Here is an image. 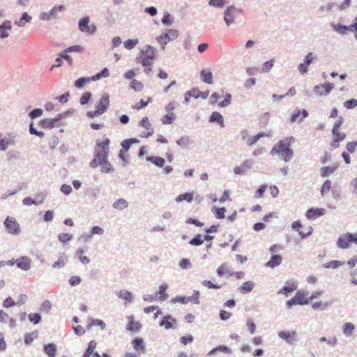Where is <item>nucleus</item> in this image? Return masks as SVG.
<instances>
[{"label":"nucleus","mask_w":357,"mask_h":357,"mask_svg":"<svg viewBox=\"0 0 357 357\" xmlns=\"http://www.w3.org/2000/svg\"><path fill=\"white\" fill-rule=\"evenodd\" d=\"M295 142L294 137H288L279 141L271 149V154H278L284 162H289L294 155L293 150L290 148Z\"/></svg>","instance_id":"obj_1"},{"label":"nucleus","mask_w":357,"mask_h":357,"mask_svg":"<svg viewBox=\"0 0 357 357\" xmlns=\"http://www.w3.org/2000/svg\"><path fill=\"white\" fill-rule=\"evenodd\" d=\"M155 56V49L151 45H146L136 57V61L145 67L144 72L149 73L151 70Z\"/></svg>","instance_id":"obj_2"},{"label":"nucleus","mask_w":357,"mask_h":357,"mask_svg":"<svg viewBox=\"0 0 357 357\" xmlns=\"http://www.w3.org/2000/svg\"><path fill=\"white\" fill-rule=\"evenodd\" d=\"M110 139L103 135L96 141L94 158L108 157L109 153Z\"/></svg>","instance_id":"obj_3"},{"label":"nucleus","mask_w":357,"mask_h":357,"mask_svg":"<svg viewBox=\"0 0 357 357\" xmlns=\"http://www.w3.org/2000/svg\"><path fill=\"white\" fill-rule=\"evenodd\" d=\"M109 106V96L107 93H104L99 100L96 109L87 112V116L93 119L102 115L105 113Z\"/></svg>","instance_id":"obj_4"},{"label":"nucleus","mask_w":357,"mask_h":357,"mask_svg":"<svg viewBox=\"0 0 357 357\" xmlns=\"http://www.w3.org/2000/svg\"><path fill=\"white\" fill-rule=\"evenodd\" d=\"M99 166L100 167L101 172L104 173H109L114 170L112 165L107 160V157L93 158L90 162V167L96 168Z\"/></svg>","instance_id":"obj_5"},{"label":"nucleus","mask_w":357,"mask_h":357,"mask_svg":"<svg viewBox=\"0 0 357 357\" xmlns=\"http://www.w3.org/2000/svg\"><path fill=\"white\" fill-rule=\"evenodd\" d=\"M308 303L309 299L307 297V293L305 291L299 290L296 293L294 297L287 302V305L290 308L295 305H303Z\"/></svg>","instance_id":"obj_6"},{"label":"nucleus","mask_w":357,"mask_h":357,"mask_svg":"<svg viewBox=\"0 0 357 357\" xmlns=\"http://www.w3.org/2000/svg\"><path fill=\"white\" fill-rule=\"evenodd\" d=\"M351 243L357 244V234L346 233L337 241V246L342 249L348 248Z\"/></svg>","instance_id":"obj_7"},{"label":"nucleus","mask_w":357,"mask_h":357,"mask_svg":"<svg viewBox=\"0 0 357 357\" xmlns=\"http://www.w3.org/2000/svg\"><path fill=\"white\" fill-rule=\"evenodd\" d=\"M178 36V31L176 29H169L166 33L157 37V41L162 45L164 50L165 45L169 41L176 39Z\"/></svg>","instance_id":"obj_8"},{"label":"nucleus","mask_w":357,"mask_h":357,"mask_svg":"<svg viewBox=\"0 0 357 357\" xmlns=\"http://www.w3.org/2000/svg\"><path fill=\"white\" fill-rule=\"evenodd\" d=\"M89 22L90 19L89 17H83L79 22V29L83 33L91 35L96 31V26L93 24H89Z\"/></svg>","instance_id":"obj_9"},{"label":"nucleus","mask_w":357,"mask_h":357,"mask_svg":"<svg viewBox=\"0 0 357 357\" xmlns=\"http://www.w3.org/2000/svg\"><path fill=\"white\" fill-rule=\"evenodd\" d=\"M4 225L8 231L12 234L17 235L20 231V225L13 218L7 217L4 221Z\"/></svg>","instance_id":"obj_10"},{"label":"nucleus","mask_w":357,"mask_h":357,"mask_svg":"<svg viewBox=\"0 0 357 357\" xmlns=\"http://www.w3.org/2000/svg\"><path fill=\"white\" fill-rule=\"evenodd\" d=\"M138 125L139 126L146 129V131L142 132L140 135L142 137L147 138L153 134V129L147 117L142 118V119L139 122Z\"/></svg>","instance_id":"obj_11"},{"label":"nucleus","mask_w":357,"mask_h":357,"mask_svg":"<svg viewBox=\"0 0 357 357\" xmlns=\"http://www.w3.org/2000/svg\"><path fill=\"white\" fill-rule=\"evenodd\" d=\"M65 10V6L63 5L59 6H54L50 11L47 13H43L40 15V18L43 20H50L54 19L57 16L58 12H62Z\"/></svg>","instance_id":"obj_12"},{"label":"nucleus","mask_w":357,"mask_h":357,"mask_svg":"<svg viewBox=\"0 0 357 357\" xmlns=\"http://www.w3.org/2000/svg\"><path fill=\"white\" fill-rule=\"evenodd\" d=\"M333 88V84L326 82L324 84L315 86L314 87V91L318 96H326L328 95Z\"/></svg>","instance_id":"obj_13"},{"label":"nucleus","mask_w":357,"mask_h":357,"mask_svg":"<svg viewBox=\"0 0 357 357\" xmlns=\"http://www.w3.org/2000/svg\"><path fill=\"white\" fill-rule=\"evenodd\" d=\"M15 136L10 133L6 137H2V135L0 133V150L5 151L7 149L8 146L15 145Z\"/></svg>","instance_id":"obj_14"},{"label":"nucleus","mask_w":357,"mask_h":357,"mask_svg":"<svg viewBox=\"0 0 357 357\" xmlns=\"http://www.w3.org/2000/svg\"><path fill=\"white\" fill-rule=\"evenodd\" d=\"M333 140L331 142V146L333 149H336L339 146L340 142L344 140L346 134L341 132L340 130L332 131Z\"/></svg>","instance_id":"obj_15"},{"label":"nucleus","mask_w":357,"mask_h":357,"mask_svg":"<svg viewBox=\"0 0 357 357\" xmlns=\"http://www.w3.org/2000/svg\"><path fill=\"white\" fill-rule=\"evenodd\" d=\"M236 8L234 6H230L227 8L225 11L224 20L227 26H229L234 21Z\"/></svg>","instance_id":"obj_16"},{"label":"nucleus","mask_w":357,"mask_h":357,"mask_svg":"<svg viewBox=\"0 0 357 357\" xmlns=\"http://www.w3.org/2000/svg\"><path fill=\"white\" fill-rule=\"evenodd\" d=\"M128 323L126 326V329L131 332H137L142 328V324L139 321H135L133 315L127 317Z\"/></svg>","instance_id":"obj_17"},{"label":"nucleus","mask_w":357,"mask_h":357,"mask_svg":"<svg viewBox=\"0 0 357 357\" xmlns=\"http://www.w3.org/2000/svg\"><path fill=\"white\" fill-rule=\"evenodd\" d=\"M31 260L28 257H22L16 259V264L18 268L27 271L31 268Z\"/></svg>","instance_id":"obj_18"},{"label":"nucleus","mask_w":357,"mask_h":357,"mask_svg":"<svg viewBox=\"0 0 357 357\" xmlns=\"http://www.w3.org/2000/svg\"><path fill=\"white\" fill-rule=\"evenodd\" d=\"M280 338L283 339L289 343H292L296 337L297 333L296 331H280L278 333Z\"/></svg>","instance_id":"obj_19"},{"label":"nucleus","mask_w":357,"mask_h":357,"mask_svg":"<svg viewBox=\"0 0 357 357\" xmlns=\"http://www.w3.org/2000/svg\"><path fill=\"white\" fill-rule=\"evenodd\" d=\"M325 213V209L312 208L307 211L305 215L307 219H315L318 217L323 215Z\"/></svg>","instance_id":"obj_20"},{"label":"nucleus","mask_w":357,"mask_h":357,"mask_svg":"<svg viewBox=\"0 0 357 357\" xmlns=\"http://www.w3.org/2000/svg\"><path fill=\"white\" fill-rule=\"evenodd\" d=\"M176 319L170 315L165 316L160 323V326L165 327V329H170L174 328V324H176Z\"/></svg>","instance_id":"obj_21"},{"label":"nucleus","mask_w":357,"mask_h":357,"mask_svg":"<svg viewBox=\"0 0 357 357\" xmlns=\"http://www.w3.org/2000/svg\"><path fill=\"white\" fill-rule=\"evenodd\" d=\"M282 261V257L281 255L273 254L271 259L266 263L265 266L273 268L281 264Z\"/></svg>","instance_id":"obj_22"},{"label":"nucleus","mask_w":357,"mask_h":357,"mask_svg":"<svg viewBox=\"0 0 357 357\" xmlns=\"http://www.w3.org/2000/svg\"><path fill=\"white\" fill-rule=\"evenodd\" d=\"M252 166V161L247 160L243 161L240 166L236 167L234 172L236 174H244Z\"/></svg>","instance_id":"obj_23"},{"label":"nucleus","mask_w":357,"mask_h":357,"mask_svg":"<svg viewBox=\"0 0 357 357\" xmlns=\"http://www.w3.org/2000/svg\"><path fill=\"white\" fill-rule=\"evenodd\" d=\"M332 28L334 31L342 35L346 34L348 31H352L351 24L350 26H345L339 23L333 24Z\"/></svg>","instance_id":"obj_24"},{"label":"nucleus","mask_w":357,"mask_h":357,"mask_svg":"<svg viewBox=\"0 0 357 357\" xmlns=\"http://www.w3.org/2000/svg\"><path fill=\"white\" fill-rule=\"evenodd\" d=\"M307 115L308 113L305 109H303L302 111L298 110L292 114L291 122H301L304 118L307 117Z\"/></svg>","instance_id":"obj_25"},{"label":"nucleus","mask_w":357,"mask_h":357,"mask_svg":"<svg viewBox=\"0 0 357 357\" xmlns=\"http://www.w3.org/2000/svg\"><path fill=\"white\" fill-rule=\"evenodd\" d=\"M11 29V23L9 21L4 22L0 26V38H3L8 36V31Z\"/></svg>","instance_id":"obj_26"},{"label":"nucleus","mask_w":357,"mask_h":357,"mask_svg":"<svg viewBox=\"0 0 357 357\" xmlns=\"http://www.w3.org/2000/svg\"><path fill=\"white\" fill-rule=\"evenodd\" d=\"M58 119H45L40 121L39 125L44 128H52L55 126Z\"/></svg>","instance_id":"obj_27"},{"label":"nucleus","mask_w":357,"mask_h":357,"mask_svg":"<svg viewBox=\"0 0 357 357\" xmlns=\"http://www.w3.org/2000/svg\"><path fill=\"white\" fill-rule=\"evenodd\" d=\"M132 344L135 350L142 353L145 351V345L142 338H135Z\"/></svg>","instance_id":"obj_28"},{"label":"nucleus","mask_w":357,"mask_h":357,"mask_svg":"<svg viewBox=\"0 0 357 357\" xmlns=\"http://www.w3.org/2000/svg\"><path fill=\"white\" fill-rule=\"evenodd\" d=\"M202 81L207 84L213 83V75L210 70H202L201 72Z\"/></svg>","instance_id":"obj_29"},{"label":"nucleus","mask_w":357,"mask_h":357,"mask_svg":"<svg viewBox=\"0 0 357 357\" xmlns=\"http://www.w3.org/2000/svg\"><path fill=\"white\" fill-rule=\"evenodd\" d=\"M152 100L153 99L151 97H148L146 100L141 99L138 102H137L135 105H132V108L133 109L139 110V109L146 107L149 102H152Z\"/></svg>","instance_id":"obj_30"},{"label":"nucleus","mask_w":357,"mask_h":357,"mask_svg":"<svg viewBox=\"0 0 357 357\" xmlns=\"http://www.w3.org/2000/svg\"><path fill=\"white\" fill-rule=\"evenodd\" d=\"M146 160L159 167H162L165 163V159L159 156L148 157Z\"/></svg>","instance_id":"obj_31"},{"label":"nucleus","mask_w":357,"mask_h":357,"mask_svg":"<svg viewBox=\"0 0 357 357\" xmlns=\"http://www.w3.org/2000/svg\"><path fill=\"white\" fill-rule=\"evenodd\" d=\"M44 350L49 357H55L56 354V348L54 344H48L45 346Z\"/></svg>","instance_id":"obj_32"},{"label":"nucleus","mask_w":357,"mask_h":357,"mask_svg":"<svg viewBox=\"0 0 357 357\" xmlns=\"http://www.w3.org/2000/svg\"><path fill=\"white\" fill-rule=\"evenodd\" d=\"M130 89H133L135 91L140 92L144 89V84L137 79H132L129 85Z\"/></svg>","instance_id":"obj_33"},{"label":"nucleus","mask_w":357,"mask_h":357,"mask_svg":"<svg viewBox=\"0 0 357 357\" xmlns=\"http://www.w3.org/2000/svg\"><path fill=\"white\" fill-rule=\"evenodd\" d=\"M210 121H217L221 127H224V120L222 116L218 112H214L211 114Z\"/></svg>","instance_id":"obj_34"},{"label":"nucleus","mask_w":357,"mask_h":357,"mask_svg":"<svg viewBox=\"0 0 357 357\" xmlns=\"http://www.w3.org/2000/svg\"><path fill=\"white\" fill-rule=\"evenodd\" d=\"M201 91L198 89H192L190 91H188L185 95V102H189V97H193L197 98L199 97L201 94Z\"/></svg>","instance_id":"obj_35"},{"label":"nucleus","mask_w":357,"mask_h":357,"mask_svg":"<svg viewBox=\"0 0 357 357\" xmlns=\"http://www.w3.org/2000/svg\"><path fill=\"white\" fill-rule=\"evenodd\" d=\"M268 135L264 133V132H259L257 135L248 137L246 140V143L249 146H252L255 144L261 137H268Z\"/></svg>","instance_id":"obj_36"},{"label":"nucleus","mask_w":357,"mask_h":357,"mask_svg":"<svg viewBox=\"0 0 357 357\" xmlns=\"http://www.w3.org/2000/svg\"><path fill=\"white\" fill-rule=\"evenodd\" d=\"M337 168V165H334L333 167H324L320 170L321 176L322 177L328 176L329 174L333 173Z\"/></svg>","instance_id":"obj_37"},{"label":"nucleus","mask_w":357,"mask_h":357,"mask_svg":"<svg viewBox=\"0 0 357 357\" xmlns=\"http://www.w3.org/2000/svg\"><path fill=\"white\" fill-rule=\"evenodd\" d=\"M254 284L252 281L244 282L239 288L240 291L243 294L248 293L253 289Z\"/></svg>","instance_id":"obj_38"},{"label":"nucleus","mask_w":357,"mask_h":357,"mask_svg":"<svg viewBox=\"0 0 357 357\" xmlns=\"http://www.w3.org/2000/svg\"><path fill=\"white\" fill-rule=\"evenodd\" d=\"M96 347V342L94 340H91L89 342L88 348L83 354L82 357H90L94 351V349Z\"/></svg>","instance_id":"obj_39"},{"label":"nucleus","mask_w":357,"mask_h":357,"mask_svg":"<svg viewBox=\"0 0 357 357\" xmlns=\"http://www.w3.org/2000/svg\"><path fill=\"white\" fill-rule=\"evenodd\" d=\"M137 142H138V140L136 139L132 138V139H125L121 142V146H122L121 150L127 152L132 144H133L135 143H137Z\"/></svg>","instance_id":"obj_40"},{"label":"nucleus","mask_w":357,"mask_h":357,"mask_svg":"<svg viewBox=\"0 0 357 357\" xmlns=\"http://www.w3.org/2000/svg\"><path fill=\"white\" fill-rule=\"evenodd\" d=\"M296 289V284L292 283L290 286L284 287L282 289H280L278 294H283L287 296L288 294L293 292Z\"/></svg>","instance_id":"obj_41"},{"label":"nucleus","mask_w":357,"mask_h":357,"mask_svg":"<svg viewBox=\"0 0 357 357\" xmlns=\"http://www.w3.org/2000/svg\"><path fill=\"white\" fill-rule=\"evenodd\" d=\"M192 199H193V194L192 192H186V193L181 194V195H178L176 198V201L177 202H179L185 200L188 202H191L192 201Z\"/></svg>","instance_id":"obj_42"},{"label":"nucleus","mask_w":357,"mask_h":357,"mask_svg":"<svg viewBox=\"0 0 357 357\" xmlns=\"http://www.w3.org/2000/svg\"><path fill=\"white\" fill-rule=\"evenodd\" d=\"M109 76V72L107 68H104L100 73H98L91 77L92 81H96L102 77H108Z\"/></svg>","instance_id":"obj_43"},{"label":"nucleus","mask_w":357,"mask_h":357,"mask_svg":"<svg viewBox=\"0 0 357 357\" xmlns=\"http://www.w3.org/2000/svg\"><path fill=\"white\" fill-rule=\"evenodd\" d=\"M128 202L124 199H119L113 204V207L118 210H123L128 207Z\"/></svg>","instance_id":"obj_44"},{"label":"nucleus","mask_w":357,"mask_h":357,"mask_svg":"<svg viewBox=\"0 0 357 357\" xmlns=\"http://www.w3.org/2000/svg\"><path fill=\"white\" fill-rule=\"evenodd\" d=\"M84 250L83 249H79L76 255L79 259V260L84 264H87L90 262V259L88 257L85 256L84 255Z\"/></svg>","instance_id":"obj_45"},{"label":"nucleus","mask_w":357,"mask_h":357,"mask_svg":"<svg viewBox=\"0 0 357 357\" xmlns=\"http://www.w3.org/2000/svg\"><path fill=\"white\" fill-rule=\"evenodd\" d=\"M31 20V17L29 16L26 13H24L22 14V17L18 20L15 22V24L18 25L19 26H24L26 22H30Z\"/></svg>","instance_id":"obj_46"},{"label":"nucleus","mask_w":357,"mask_h":357,"mask_svg":"<svg viewBox=\"0 0 357 357\" xmlns=\"http://www.w3.org/2000/svg\"><path fill=\"white\" fill-rule=\"evenodd\" d=\"M119 296L123 299V300H126L128 302H131L132 301V294L128 291V290L126 289H122L119 291Z\"/></svg>","instance_id":"obj_47"},{"label":"nucleus","mask_w":357,"mask_h":357,"mask_svg":"<svg viewBox=\"0 0 357 357\" xmlns=\"http://www.w3.org/2000/svg\"><path fill=\"white\" fill-rule=\"evenodd\" d=\"M331 189V182L329 180H326L321 186V194L322 196L328 194Z\"/></svg>","instance_id":"obj_48"},{"label":"nucleus","mask_w":357,"mask_h":357,"mask_svg":"<svg viewBox=\"0 0 357 357\" xmlns=\"http://www.w3.org/2000/svg\"><path fill=\"white\" fill-rule=\"evenodd\" d=\"M139 41L137 39H128L126 40L123 43V45L127 50L133 49L137 44Z\"/></svg>","instance_id":"obj_49"},{"label":"nucleus","mask_w":357,"mask_h":357,"mask_svg":"<svg viewBox=\"0 0 357 357\" xmlns=\"http://www.w3.org/2000/svg\"><path fill=\"white\" fill-rule=\"evenodd\" d=\"M213 213L216 218L218 219H223L225 218V213L226 212V209L224 207L222 208H215L213 210Z\"/></svg>","instance_id":"obj_50"},{"label":"nucleus","mask_w":357,"mask_h":357,"mask_svg":"<svg viewBox=\"0 0 357 357\" xmlns=\"http://www.w3.org/2000/svg\"><path fill=\"white\" fill-rule=\"evenodd\" d=\"M204 243L203 236L201 234H197L193 238H192L189 243L192 245H200Z\"/></svg>","instance_id":"obj_51"},{"label":"nucleus","mask_w":357,"mask_h":357,"mask_svg":"<svg viewBox=\"0 0 357 357\" xmlns=\"http://www.w3.org/2000/svg\"><path fill=\"white\" fill-rule=\"evenodd\" d=\"M216 351H222L225 354H231V349L227 346H219L208 352V355H212Z\"/></svg>","instance_id":"obj_52"},{"label":"nucleus","mask_w":357,"mask_h":357,"mask_svg":"<svg viewBox=\"0 0 357 357\" xmlns=\"http://www.w3.org/2000/svg\"><path fill=\"white\" fill-rule=\"evenodd\" d=\"M175 119V115L173 112L168 113L162 118V123L163 124H171Z\"/></svg>","instance_id":"obj_53"},{"label":"nucleus","mask_w":357,"mask_h":357,"mask_svg":"<svg viewBox=\"0 0 357 357\" xmlns=\"http://www.w3.org/2000/svg\"><path fill=\"white\" fill-rule=\"evenodd\" d=\"M90 80H91V78H86V77H81L79 78L75 82V86L77 89L82 88L86 83H88Z\"/></svg>","instance_id":"obj_54"},{"label":"nucleus","mask_w":357,"mask_h":357,"mask_svg":"<svg viewBox=\"0 0 357 357\" xmlns=\"http://www.w3.org/2000/svg\"><path fill=\"white\" fill-rule=\"evenodd\" d=\"M354 328V325L350 322H348L344 324L343 327V332L345 335H350L352 333Z\"/></svg>","instance_id":"obj_55"},{"label":"nucleus","mask_w":357,"mask_h":357,"mask_svg":"<svg viewBox=\"0 0 357 357\" xmlns=\"http://www.w3.org/2000/svg\"><path fill=\"white\" fill-rule=\"evenodd\" d=\"M167 288V284H162L159 287L158 293L160 294V300L164 301L167 298L168 296L165 293Z\"/></svg>","instance_id":"obj_56"},{"label":"nucleus","mask_w":357,"mask_h":357,"mask_svg":"<svg viewBox=\"0 0 357 357\" xmlns=\"http://www.w3.org/2000/svg\"><path fill=\"white\" fill-rule=\"evenodd\" d=\"M91 93H90L89 91L84 92L82 95L79 102L82 105H86V103H88L89 100L91 99Z\"/></svg>","instance_id":"obj_57"},{"label":"nucleus","mask_w":357,"mask_h":357,"mask_svg":"<svg viewBox=\"0 0 357 357\" xmlns=\"http://www.w3.org/2000/svg\"><path fill=\"white\" fill-rule=\"evenodd\" d=\"M59 240L62 243H66L73 238V236L68 233H61L58 236Z\"/></svg>","instance_id":"obj_58"},{"label":"nucleus","mask_w":357,"mask_h":357,"mask_svg":"<svg viewBox=\"0 0 357 357\" xmlns=\"http://www.w3.org/2000/svg\"><path fill=\"white\" fill-rule=\"evenodd\" d=\"M267 189V185L264 184V185H261L259 189L256 191L255 194V198H261L264 195V192Z\"/></svg>","instance_id":"obj_59"},{"label":"nucleus","mask_w":357,"mask_h":357,"mask_svg":"<svg viewBox=\"0 0 357 357\" xmlns=\"http://www.w3.org/2000/svg\"><path fill=\"white\" fill-rule=\"evenodd\" d=\"M231 96L230 94H227L225 99L218 103V107H224L229 105L231 104Z\"/></svg>","instance_id":"obj_60"},{"label":"nucleus","mask_w":357,"mask_h":357,"mask_svg":"<svg viewBox=\"0 0 357 357\" xmlns=\"http://www.w3.org/2000/svg\"><path fill=\"white\" fill-rule=\"evenodd\" d=\"M273 63H274L273 59H271L268 61L265 62L263 64V66L261 68L262 72L263 73L268 72L271 69V68L273 66Z\"/></svg>","instance_id":"obj_61"},{"label":"nucleus","mask_w":357,"mask_h":357,"mask_svg":"<svg viewBox=\"0 0 357 357\" xmlns=\"http://www.w3.org/2000/svg\"><path fill=\"white\" fill-rule=\"evenodd\" d=\"M342 264H343V263L340 261L333 260V261H331L330 262L326 264L325 265V267L328 268H336L342 266Z\"/></svg>","instance_id":"obj_62"},{"label":"nucleus","mask_w":357,"mask_h":357,"mask_svg":"<svg viewBox=\"0 0 357 357\" xmlns=\"http://www.w3.org/2000/svg\"><path fill=\"white\" fill-rule=\"evenodd\" d=\"M29 319L31 322L34 324H38L41 319L40 316L38 313L30 314L29 315Z\"/></svg>","instance_id":"obj_63"},{"label":"nucleus","mask_w":357,"mask_h":357,"mask_svg":"<svg viewBox=\"0 0 357 357\" xmlns=\"http://www.w3.org/2000/svg\"><path fill=\"white\" fill-rule=\"evenodd\" d=\"M344 105L347 109H352L357 106V100L351 99L347 100L344 102Z\"/></svg>","instance_id":"obj_64"}]
</instances>
